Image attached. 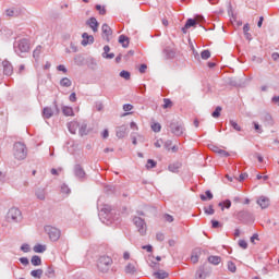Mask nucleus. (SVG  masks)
Wrapping results in <instances>:
<instances>
[{"instance_id":"f257e3e1","label":"nucleus","mask_w":279,"mask_h":279,"mask_svg":"<svg viewBox=\"0 0 279 279\" xmlns=\"http://www.w3.org/2000/svg\"><path fill=\"white\" fill-rule=\"evenodd\" d=\"M8 223H21L23 221V213L16 207H12L7 213Z\"/></svg>"},{"instance_id":"f03ea898","label":"nucleus","mask_w":279,"mask_h":279,"mask_svg":"<svg viewBox=\"0 0 279 279\" xmlns=\"http://www.w3.org/2000/svg\"><path fill=\"white\" fill-rule=\"evenodd\" d=\"M13 156L15 160H25L27 158V146L21 142L15 143L13 146Z\"/></svg>"},{"instance_id":"7ed1b4c3","label":"nucleus","mask_w":279,"mask_h":279,"mask_svg":"<svg viewBox=\"0 0 279 279\" xmlns=\"http://www.w3.org/2000/svg\"><path fill=\"white\" fill-rule=\"evenodd\" d=\"M97 267L99 271H102V274H106L110 270V267H112V258L110 256H100L97 262Z\"/></svg>"},{"instance_id":"20e7f679","label":"nucleus","mask_w":279,"mask_h":279,"mask_svg":"<svg viewBox=\"0 0 279 279\" xmlns=\"http://www.w3.org/2000/svg\"><path fill=\"white\" fill-rule=\"evenodd\" d=\"M13 49L17 56L27 53V51H29V41L27 39H20L14 43Z\"/></svg>"},{"instance_id":"39448f33","label":"nucleus","mask_w":279,"mask_h":279,"mask_svg":"<svg viewBox=\"0 0 279 279\" xmlns=\"http://www.w3.org/2000/svg\"><path fill=\"white\" fill-rule=\"evenodd\" d=\"M73 173L76 180H78L80 182H86V180H88V174H86V170H84V167H82V165L80 163L74 165Z\"/></svg>"},{"instance_id":"423d86ee","label":"nucleus","mask_w":279,"mask_h":279,"mask_svg":"<svg viewBox=\"0 0 279 279\" xmlns=\"http://www.w3.org/2000/svg\"><path fill=\"white\" fill-rule=\"evenodd\" d=\"M133 223L137 228V232H140L142 236H145L147 234V223H145V220L143 218L134 217Z\"/></svg>"},{"instance_id":"0eeeda50","label":"nucleus","mask_w":279,"mask_h":279,"mask_svg":"<svg viewBox=\"0 0 279 279\" xmlns=\"http://www.w3.org/2000/svg\"><path fill=\"white\" fill-rule=\"evenodd\" d=\"M170 130H171V133L174 134V136H182L185 131L184 123L180 121L171 122Z\"/></svg>"},{"instance_id":"6e6552de","label":"nucleus","mask_w":279,"mask_h":279,"mask_svg":"<svg viewBox=\"0 0 279 279\" xmlns=\"http://www.w3.org/2000/svg\"><path fill=\"white\" fill-rule=\"evenodd\" d=\"M45 232H47L50 241H59L60 240V229L51 226L45 227Z\"/></svg>"},{"instance_id":"1a4fd4ad","label":"nucleus","mask_w":279,"mask_h":279,"mask_svg":"<svg viewBox=\"0 0 279 279\" xmlns=\"http://www.w3.org/2000/svg\"><path fill=\"white\" fill-rule=\"evenodd\" d=\"M197 21L202 22V21H204V17L203 16H197L196 20L189 19L186 21L184 27H182L183 34H186V32H189V29H191V27H195V25H197Z\"/></svg>"},{"instance_id":"9d476101","label":"nucleus","mask_w":279,"mask_h":279,"mask_svg":"<svg viewBox=\"0 0 279 279\" xmlns=\"http://www.w3.org/2000/svg\"><path fill=\"white\" fill-rule=\"evenodd\" d=\"M256 204L262 208V210H265L269 208V206L271 205V201L269 199V197L262 195L257 198Z\"/></svg>"},{"instance_id":"9b49d317","label":"nucleus","mask_w":279,"mask_h":279,"mask_svg":"<svg viewBox=\"0 0 279 279\" xmlns=\"http://www.w3.org/2000/svg\"><path fill=\"white\" fill-rule=\"evenodd\" d=\"M2 66H3V73L8 76L12 75L14 73V66L12 63L8 60L2 61Z\"/></svg>"},{"instance_id":"f8f14e48","label":"nucleus","mask_w":279,"mask_h":279,"mask_svg":"<svg viewBox=\"0 0 279 279\" xmlns=\"http://www.w3.org/2000/svg\"><path fill=\"white\" fill-rule=\"evenodd\" d=\"M82 45L83 47H86L87 45H93V43H95V37H93L92 35H88V33H83L82 35Z\"/></svg>"},{"instance_id":"ddd939ff","label":"nucleus","mask_w":279,"mask_h":279,"mask_svg":"<svg viewBox=\"0 0 279 279\" xmlns=\"http://www.w3.org/2000/svg\"><path fill=\"white\" fill-rule=\"evenodd\" d=\"M98 208H100V217H104V215H106V217L112 216V207L110 205H102V207L98 205Z\"/></svg>"},{"instance_id":"4468645a","label":"nucleus","mask_w":279,"mask_h":279,"mask_svg":"<svg viewBox=\"0 0 279 279\" xmlns=\"http://www.w3.org/2000/svg\"><path fill=\"white\" fill-rule=\"evenodd\" d=\"M101 32H102L106 40L109 43L110 36H112V28H110V26L108 24H102Z\"/></svg>"},{"instance_id":"2eb2a0df","label":"nucleus","mask_w":279,"mask_h":279,"mask_svg":"<svg viewBox=\"0 0 279 279\" xmlns=\"http://www.w3.org/2000/svg\"><path fill=\"white\" fill-rule=\"evenodd\" d=\"M262 121L266 126H269V128L274 126V118L269 113H264L262 116Z\"/></svg>"},{"instance_id":"dca6fc26","label":"nucleus","mask_w":279,"mask_h":279,"mask_svg":"<svg viewBox=\"0 0 279 279\" xmlns=\"http://www.w3.org/2000/svg\"><path fill=\"white\" fill-rule=\"evenodd\" d=\"M68 130L70 134H76L77 130H80V122L72 121L68 123Z\"/></svg>"},{"instance_id":"f3484780","label":"nucleus","mask_w":279,"mask_h":279,"mask_svg":"<svg viewBox=\"0 0 279 279\" xmlns=\"http://www.w3.org/2000/svg\"><path fill=\"white\" fill-rule=\"evenodd\" d=\"M86 25H88L93 32H97L99 29V22H97V19L95 17L87 20Z\"/></svg>"},{"instance_id":"a211bd4d","label":"nucleus","mask_w":279,"mask_h":279,"mask_svg":"<svg viewBox=\"0 0 279 279\" xmlns=\"http://www.w3.org/2000/svg\"><path fill=\"white\" fill-rule=\"evenodd\" d=\"M125 274H130L131 276L136 274V262L129 263L124 268Z\"/></svg>"},{"instance_id":"6ab92c4d","label":"nucleus","mask_w":279,"mask_h":279,"mask_svg":"<svg viewBox=\"0 0 279 279\" xmlns=\"http://www.w3.org/2000/svg\"><path fill=\"white\" fill-rule=\"evenodd\" d=\"M126 134H128V126L125 125L119 126L116 131V135L118 138H125Z\"/></svg>"},{"instance_id":"aec40b11","label":"nucleus","mask_w":279,"mask_h":279,"mask_svg":"<svg viewBox=\"0 0 279 279\" xmlns=\"http://www.w3.org/2000/svg\"><path fill=\"white\" fill-rule=\"evenodd\" d=\"M102 58H105L106 60H112L114 58V53H110V46L104 47Z\"/></svg>"},{"instance_id":"412c9836","label":"nucleus","mask_w":279,"mask_h":279,"mask_svg":"<svg viewBox=\"0 0 279 279\" xmlns=\"http://www.w3.org/2000/svg\"><path fill=\"white\" fill-rule=\"evenodd\" d=\"M78 134L80 136L88 135V124L86 122H83L82 124H80Z\"/></svg>"},{"instance_id":"4be33fe9","label":"nucleus","mask_w":279,"mask_h":279,"mask_svg":"<svg viewBox=\"0 0 279 279\" xmlns=\"http://www.w3.org/2000/svg\"><path fill=\"white\" fill-rule=\"evenodd\" d=\"M119 43L124 49H128V47H130V38H128V36L125 35L119 36Z\"/></svg>"},{"instance_id":"5701e85b","label":"nucleus","mask_w":279,"mask_h":279,"mask_svg":"<svg viewBox=\"0 0 279 279\" xmlns=\"http://www.w3.org/2000/svg\"><path fill=\"white\" fill-rule=\"evenodd\" d=\"M44 119H51L53 117V109L51 107H45L43 110Z\"/></svg>"},{"instance_id":"b1692460","label":"nucleus","mask_w":279,"mask_h":279,"mask_svg":"<svg viewBox=\"0 0 279 279\" xmlns=\"http://www.w3.org/2000/svg\"><path fill=\"white\" fill-rule=\"evenodd\" d=\"M156 279H167L169 278V272L165 271V270H159L157 272L154 274Z\"/></svg>"},{"instance_id":"393cba45","label":"nucleus","mask_w":279,"mask_h":279,"mask_svg":"<svg viewBox=\"0 0 279 279\" xmlns=\"http://www.w3.org/2000/svg\"><path fill=\"white\" fill-rule=\"evenodd\" d=\"M194 279H206V272L203 267L196 270Z\"/></svg>"},{"instance_id":"a878e982","label":"nucleus","mask_w":279,"mask_h":279,"mask_svg":"<svg viewBox=\"0 0 279 279\" xmlns=\"http://www.w3.org/2000/svg\"><path fill=\"white\" fill-rule=\"evenodd\" d=\"M62 112H63L64 117H73V114H74L73 108L69 107V106H63Z\"/></svg>"},{"instance_id":"bb28decb","label":"nucleus","mask_w":279,"mask_h":279,"mask_svg":"<svg viewBox=\"0 0 279 279\" xmlns=\"http://www.w3.org/2000/svg\"><path fill=\"white\" fill-rule=\"evenodd\" d=\"M73 84V82H71V80L69 77H63L60 81V86H62L63 88H70V86Z\"/></svg>"},{"instance_id":"cd10ccee","label":"nucleus","mask_w":279,"mask_h":279,"mask_svg":"<svg viewBox=\"0 0 279 279\" xmlns=\"http://www.w3.org/2000/svg\"><path fill=\"white\" fill-rule=\"evenodd\" d=\"M32 265H34V267H38L40 265H43V259H40V256L38 255H34L31 259Z\"/></svg>"},{"instance_id":"c85d7f7f","label":"nucleus","mask_w":279,"mask_h":279,"mask_svg":"<svg viewBox=\"0 0 279 279\" xmlns=\"http://www.w3.org/2000/svg\"><path fill=\"white\" fill-rule=\"evenodd\" d=\"M33 250H34V252H35L36 254H43L44 252L47 251V246H46V245H43V244H37V245L34 246Z\"/></svg>"},{"instance_id":"c756f323","label":"nucleus","mask_w":279,"mask_h":279,"mask_svg":"<svg viewBox=\"0 0 279 279\" xmlns=\"http://www.w3.org/2000/svg\"><path fill=\"white\" fill-rule=\"evenodd\" d=\"M208 263L211 265H219V263H221V258L219 256L211 255L208 257Z\"/></svg>"},{"instance_id":"7c9ffc66","label":"nucleus","mask_w":279,"mask_h":279,"mask_svg":"<svg viewBox=\"0 0 279 279\" xmlns=\"http://www.w3.org/2000/svg\"><path fill=\"white\" fill-rule=\"evenodd\" d=\"M43 274H44L43 269H35V270L31 271V276L33 278H37V279H41L43 278Z\"/></svg>"},{"instance_id":"2f4dec72","label":"nucleus","mask_w":279,"mask_h":279,"mask_svg":"<svg viewBox=\"0 0 279 279\" xmlns=\"http://www.w3.org/2000/svg\"><path fill=\"white\" fill-rule=\"evenodd\" d=\"M180 163H170L169 166H168V169H169V171H171V173H178V171H179V169H180Z\"/></svg>"},{"instance_id":"473e14b6","label":"nucleus","mask_w":279,"mask_h":279,"mask_svg":"<svg viewBox=\"0 0 279 279\" xmlns=\"http://www.w3.org/2000/svg\"><path fill=\"white\" fill-rule=\"evenodd\" d=\"M201 199L202 202H206L207 199H213V192H210V190H207L205 192V195L204 194L201 195Z\"/></svg>"},{"instance_id":"72a5a7b5","label":"nucleus","mask_w":279,"mask_h":279,"mask_svg":"<svg viewBox=\"0 0 279 279\" xmlns=\"http://www.w3.org/2000/svg\"><path fill=\"white\" fill-rule=\"evenodd\" d=\"M229 125H231V128H233V130H235V132H241V125H239V123H236L234 120H230L229 121Z\"/></svg>"},{"instance_id":"f704fd0d","label":"nucleus","mask_w":279,"mask_h":279,"mask_svg":"<svg viewBox=\"0 0 279 279\" xmlns=\"http://www.w3.org/2000/svg\"><path fill=\"white\" fill-rule=\"evenodd\" d=\"M96 10L101 16H106V7H102L101 4H96Z\"/></svg>"},{"instance_id":"c9c22d12","label":"nucleus","mask_w":279,"mask_h":279,"mask_svg":"<svg viewBox=\"0 0 279 279\" xmlns=\"http://www.w3.org/2000/svg\"><path fill=\"white\" fill-rule=\"evenodd\" d=\"M216 154H218L219 156H222V158H228V156H230V153L223 150V149H219V148H216L215 149Z\"/></svg>"},{"instance_id":"e433bc0d","label":"nucleus","mask_w":279,"mask_h":279,"mask_svg":"<svg viewBox=\"0 0 279 279\" xmlns=\"http://www.w3.org/2000/svg\"><path fill=\"white\" fill-rule=\"evenodd\" d=\"M214 119H219L221 117V107H216L215 111L211 113Z\"/></svg>"},{"instance_id":"4c0bfd02","label":"nucleus","mask_w":279,"mask_h":279,"mask_svg":"<svg viewBox=\"0 0 279 279\" xmlns=\"http://www.w3.org/2000/svg\"><path fill=\"white\" fill-rule=\"evenodd\" d=\"M36 197H37V199H40L41 202L43 201H45V190H38L37 192H36Z\"/></svg>"},{"instance_id":"58836bf2","label":"nucleus","mask_w":279,"mask_h":279,"mask_svg":"<svg viewBox=\"0 0 279 279\" xmlns=\"http://www.w3.org/2000/svg\"><path fill=\"white\" fill-rule=\"evenodd\" d=\"M201 58L202 60H208V58H210V50H203L201 52Z\"/></svg>"},{"instance_id":"ea45409f","label":"nucleus","mask_w":279,"mask_h":279,"mask_svg":"<svg viewBox=\"0 0 279 279\" xmlns=\"http://www.w3.org/2000/svg\"><path fill=\"white\" fill-rule=\"evenodd\" d=\"M228 269L231 271V274H235L236 265L233 262H228Z\"/></svg>"},{"instance_id":"a19ab883","label":"nucleus","mask_w":279,"mask_h":279,"mask_svg":"<svg viewBox=\"0 0 279 279\" xmlns=\"http://www.w3.org/2000/svg\"><path fill=\"white\" fill-rule=\"evenodd\" d=\"M204 210H205V215H215V208L213 207V205L205 207Z\"/></svg>"},{"instance_id":"79ce46f5","label":"nucleus","mask_w":279,"mask_h":279,"mask_svg":"<svg viewBox=\"0 0 279 279\" xmlns=\"http://www.w3.org/2000/svg\"><path fill=\"white\" fill-rule=\"evenodd\" d=\"M120 77H122L123 80H130L131 74L129 71L123 70L120 72Z\"/></svg>"},{"instance_id":"37998d69","label":"nucleus","mask_w":279,"mask_h":279,"mask_svg":"<svg viewBox=\"0 0 279 279\" xmlns=\"http://www.w3.org/2000/svg\"><path fill=\"white\" fill-rule=\"evenodd\" d=\"M151 130L153 132H160V130H162V126L160 125V123L155 122L154 124H151Z\"/></svg>"},{"instance_id":"c03bdc74","label":"nucleus","mask_w":279,"mask_h":279,"mask_svg":"<svg viewBox=\"0 0 279 279\" xmlns=\"http://www.w3.org/2000/svg\"><path fill=\"white\" fill-rule=\"evenodd\" d=\"M5 16L14 17V16H16V11H14V9H7Z\"/></svg>"},{"instance_id":"a18cd8bd","label":"nucleus","mask_w":279,"mask_h":279,"mask_svg":"<svg viewBox=\"0 0 279 279\" xmlns=\"http://www.w3.org/2000/svg\"><path fill=\"white\" fill-rule=\"evenodd\" d=\"M157 162L153 159H148L147 160V165H146V168L147 169H154L156 167Z\"/></svg>"},{"instance_id":"49530a36","label":"nucleus","mask_w":279,"mask_h":279,"mask_svg":"<svg viewBox=\"0 0 279 279\" xmlns=\"http://www.w3.org/2000/svg\"><path fill=\"white\" fill-rule=\"evenodd\" d=\"M172 105H173V102H171V99L165 98V99H163V106H162V108H165V109L171 108Z\"/></svg>"},{"instance_id":"de8ad7c7","label":"nucleus","mask_w":279,"mask_h":279,"mask_svg":"<svg viewBox=\"0 0 279 279\" xmlns=\"http://www.w3.org/2000/svg\"><path fill=\"white\" fill-rule=\"evenodd\" d=\"M223 205L226 208H230V206H232V202H230V199H226L223 203H219L218 206L222 207L221 210H223Z\"/></svg>"},{"instance_id":"09e8293b","label":"nucleus","mask_w":279,"mask_h":279,"mask_svg":"<svg viewBox=\"0 0 279 279\" xmlns=\"http://www.w3.org/2000/svg\"><path fill=\"white\" fill-rule=\"evenodd\" d=\"M40 51H43V47L41 46H37L36 49L33 52V57L34 58H38V56H40Z\"/></svg>"},{"instance_id":"8fccbe9b","label":"nucleus","mask_w":279,"mask_h":279,"mask_svg":"<svg viewBox=\"0 0 279 279\" xmlns=\"http://www.w3.org/2000/svg\"><path fill=\"white\" fill-rule=\"evenodd\" d=\"M171 145H173V142L171 140H168L165 142L163 147L165 149H168V151H170Z\"/></svg>"},{"instance_id":"3c124183","label":"nucleus","mask_w":279,"mask_h":279,"mask_svg":"<svg viewBox=\"0 0 279 279\" xmlns=\"http://www.w3.org/2000/svg\"><path fill=\"white\" fill-rule=\"evenodd\" d=\"M53 274H56V271L53 270L52 267H48L47 270H46V276L48 278H51V276H53Z\"/></svg>"},{"instance_id":"603ef678","label":"nucleus","mask_w":279,"mask_h":279,"mask_svg":"<svg viewBox=\"0 0 279 279\" xmlns=\"http://www.w3.org/2000/svg\"><path fill=\"white\" fill-rule=\"evenodd\" d=\"M31 247L29 244H22L21 246V251L24 252L25 254H27V252H31Z\"/></svg>"},{"instance_id":"864d4df0","label":"nucleus","mask_w":279,"mask_h":279,"mask_svg":"<svg viewBox=\"0 0 279 279\" xmlns=\"http://www.w3.org/2000/svg\"><path fill=\"white\" fill-rule=\"evenodd\" d=\"M61 191L63 193H65L66 195H69V193H71V189H69V185H66V184L61 185Z\"/></svg>"},{"instance_id":"5fc2aeb1","label":"nucleus","mask_w":279,"mask_h":279,"mask_svg":"<svg viewBox=\"0 0 279 279\" xmlns=\"http://www.w3.org/2000/svg\"><path fill=\"white\" fill-rule=\"evenodd\" d=\"M133 109H134V106H132L131 104L123 105L124 112H130Z\"/></svg>"},{"instance_id":"6e6d98bb","label":"nucleus","mask_w":279,"mask_h":279,"mask_svg":"<svg viewBox=\"0 0 279 279\" xmlns=\"http://www.w3.org/2000/svg\"><path fill=\"white\" fill-rule=\"evenodd\" d=\"M253 125L258 134H263V129L260 128V124H258L257 122H253Z\"/></svg>"},{"instance_id":"4d7b16f0","label":"nucleus","mask_w":279,"mask_h":279,"mask_svg":"<svg viewBox=\"0 0 279 279\" xmlns=\"http://www.w3.org/2000/svg\"><path fill=\"white\" fill-rule=\"evenodd\" d=\"M239 245L242 250H247V242L245 240H239Z\"/></svg>"},{"instance_id":"13d9d810","label":"nucleus","mask_w":279,"mask_h":279,"mask_svg":"<svg viewBox=\"0 0 279 279\" xmlns=\"http://www.w3.org/2000/svg\"><path fill=\"white\" fill-rule=\"evenodd\" d=\"M20 263L27 267V265H29V259L27 257H21Z\"/></svg>"},{"instance_id":"bf43d9fd","label":"nucleus","mask_w":279,"mask_h":279,"mask_svg":"<svg viewBox=\"0 0 279 279\" xmlns=\"http://www.w3.org/2000/svg\"><path fill=\"white\" fill-rule=\"evenodd\" d=\"M211 228H221V222L217 220H211Z\"/></svg>"},{"instance_id":"052dcab7","label":"nucleus","mask_w":279,"mask_h":279,"mask_svg":"<svg viewBox=\"0 0 279 279\" xmlns=\"http://www.w3.org/2000/svg\"><path fill=\"white\" fill-rule=\"evenodd\" d=\"M70 101H72V104H75V101H77V96L75 93H72L69 97Z\"/></svg>"},{"instance_id":"680f3d73","label":"nucleus","mask_w":279,"mask_h":279,"mask_svg":"<svg viewBox=\"0 0 279 279\" xmlns=\"http://www.w3.org/2000/svg\"><path fill=\"white\" fill-rule=\"evenodd\" d=\"M165 219H166V221H168V223H172V221H173V216H171V215H169V214H166V215H165Z\"/></svg>"},{"instance_id":"e2e57ef3","label":"nucleus","mask_w":279,"mask_h":279,"mask_svg":"<svg viewBox=\"0 0 279 279\" xmlns=\"http://www.w3.org/2000/svg\"><path fill=\"white\" fill-rule=\"evenodd\" d=\"M243 217H247V211H240L238 213V219H243Z\"/></svg>"},{"instance_id":"0e129e2a","label":"nucleus","mask_w":279,"mask_h":279,"mask_svg":"<svg viewBox=\"0 0 279 279\" xmlns=\"http://www.w3.org/2000/svg\"><path fill=\"white\" fill-rule=\"evenodd\" d=\"M156 239H157V241H165V234L163 233H157Z\"/></svg>"},{"instance_id":"69168bd1","label":"nucleus","mask_w":279,"mask_h":279,"mask_svg":"<svg viewBox=\"0 0 279 279\" xmlns=\"http://www.w3.org/2000/svg\"><path fill=\"white\" fill-rule=\"evenodd\" d=\"M57 69L59 71H62V73H66L68 72L66 66H64L63 64L58 65Z\"/></svg>"},{"instance_id":"338daca9","label":"nucleus","mask_w":279,"mask_h":279,"mask_svg":"<svg viewBox=\"0 0 279 279\" xmlns=\"http://www.w3.org/2000/svg\"><path fill=\"white\" fill-rule=\"evenodd\" d=\"M147 71V64H142L140 66V73H145Z\"/></svg>"},{"instance_id":"774afa93","label":"nucleus","mask_w":279,"mask_h":279,"mask_svg":"<svg viewBox=\"0 0 279 279\" xmlns=\"http://www.w3.org/2000/svg\"><path fill=\"white\" fill-rule=\"evenodd\" d=\"M271 101L272 104H277V106H279V96H274Z\"/></svg>"}]
</instances>
